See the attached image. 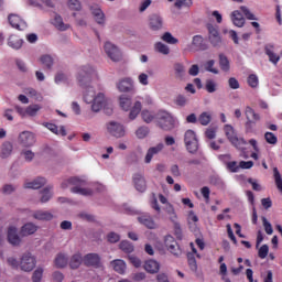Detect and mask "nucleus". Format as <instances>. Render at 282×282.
I'll list each match as a JSON object with an SVG mask.
<instances>
[{"instance_id": "obj_1", "label": "nucleus", "mask_w": 282, "mask_h": 282, "mask_svg": "<svg viewBox=\"0 0 282 282\" xmlns=\"http://www.w3.org/2000/svg\"><path fill=\"white\" fill-rule=\"evenodd\" d=\"M96 69L90 65H84L77 73V82L79 87H89L91 82L96 78Z\"/></svg>"}, {"instance_id": "obj_2", "label": "nucleus", "mask_w": 282, "mask_h": 282, "mask_svg": "<svg viewBox=\"0 0 282 282\" xmlns=\"http://www.w3.org/2000/svg\"><path fill=\"white\" fill-rule=\"evenodd\" d=\"M156 122L162 131H173L175 129V118L166 110H159L156 112Z\"/></svg>"}, {"instance_id": "obj_3", "label": "nucleus", "mask_w": 282, "mask_h": 282, "mask_svg": "<svg viewBox=\"0 0 282 282\" xmlns=\"http://www.w3.org/2000/svg\"><path fill=\"white\" fill-rule=\"evenodd\" d=\"M185 147L188 153L195 155L199 149V141L197 140V134L193 130H187L184 135Z\"/></svg>"}, {"instance_id": "obj_4", "label": "nucleus", "mask_w": 282, "mask_h": 282, "mask_svg": "<svg viewBox=\"0 0 282 282\" xmlns=\"http://www.w3.org/2000/svg\"><path fill=\"white\" fill-rule=\"evenodd\" d=\"M34 268H36V258L30 252L23 253L20 260V269L23 272H32Z\"/></svg>"}, {"instance_id": "obj_5", "label": "nucleus", "mask_w": 282, "mask_h": 282, "mask_svg": "<svg viewBox=\"0 0 282 282\" xmlns=\"http://www.w3.org/2000/svg\"><path fill=\"white\" fill-rule=\"evenodd\" d=\"M84 265L86 268H95V270H98L102 268V258L98 253H87L84 256Z\"/></svg>"}, {"instance_id": "obj_6", "label": "nucleus", "mask_w": 282, "mask_h": 282, "mask_svg": "<svg viewBox=\"0 0 282 282\" xmlns=\"http://www.w3.org/2000/svg\"><path fill=\"white\" fill-rule=\"evenodd\" d=\"M245 116L247 118V122L245 123V127L247 131H252V124H257V122L261 120V116L254 112V109H252L250 106L246 107Z\"/></svg>"}, {"instance_id": "obj_7", "label": "nucleus", "mask_w": 282, "mask_h": 282, "mask_svg": "<svg viewBox=\"0 0 282 282\" xmlns=\"http://www.w3.org/2000/svg\"><path fill=\"white\" fill-rule=\"evenodd\" d=\"M208 30V41L213 47H221V35L219 34V29L213 24H207Z\"/></svg>"}, {"instance_id": "obj_8", "label": "nucleus", "mask_w": 282, "mask_h": 282, "mask_svg": "<svg viewBox=\"0 0 282 282\" xmlns=\"http://www.w3.org/2000/svg\"><path fill=\"white\" fill-rule=\"evenodd\" d=\"M104 47L107 56H109L113 63H120V61H122V53L120 52V48H118V46L113 45L110 42H107Z\"/></svg>"}, {"instance_id": "obj_9", "label": "nucleus", "mask_w": 282, "mask_h": 282, "mask_svg": "<svg viewBox=\"0 0 282 282\" xmlns=\"http://www.w3.org/2000/svg\"><path fill=\"white\" fill-rule=\"evenodd\" d=\"M7 239L8 242L15 248H19V246H21V243L23 242L21 236H19V229L15 226L8 227Z\"/></svg>"}, {"instance_id": "obj_10", "label": "nucleus", "mask_w": 282, "mask_h": 282, "mask_svg": "<svg viewBox=\"0 0 282 282\" xmlns=\"http://www.w3.org/2000/svg\"><path fill=\"white\" fill-rule=\"evenodd\" d=\"M117 89L121 94H131V91L135 90V87L133 86V79L131 77L121 78L117 83Z\"/></svg>"}, {"instance_id": "obj_11", "label": "nucleus", "mask_w": 282, "mask_h": 282, "mask_svg": "<svg viewBox=\"0 0 282 282\" xmlns=\"http://www.w3.org/2000/svg\"><path fill=\"white\" fill-rule=\"evenodd\" d=\"M107 129L110 135H113V138H124L127 133L124 130V126L116 121H110L107 126Z\"/></svg>"}, {"instance_id": "obj_12", "label": "nucleus", "mask_w": 282, "mask_h": 282, "mask_svg": "<svg viewBox=\"0 0 282 282\" xmlns=\"http://www.w3.org/2000/svg\"><path fill=\"white\" fill-rule=\"evenodd\" d=\"M18 140L22 147L30 148L34 147V143L36 142V137L31 131H23L19 134Z\"/></svg>"}, {"instance_id": "obj_13", "label": "nucleus", "mask_w": 282, "mask_h": 282, "mask_svg": "<svg viewBox=\"0 0 282 282\" xmlns=\"http://www.w3.org/2000/svg\"><path fill=\"white\" fill-rule=\"evenodd\" d=\"M164 26V20L159 14H151L149 17V28L152 30V32H160L162 28Z\"/></svg>"}, {"instance_id": "obj_14", "label": "nucleus", "mask_w": 282, "mask_h": 282, "mask_svg": "<svg viewBox=\"0 0 282 282\" xmlns=\"http://www.w3.org/2000/svg\"><path fill=\"white\" fill-rule=\"evenodd\" d=\"M91 102V111L98 113V111H100V109H102L105 105H107V98L105 97V94L98 93L96 98H94Z\"/></svg>"}, {"instance_id": "obj_15", "label": "nucleus", "mask_w": 282, "mask_h": 282, "mask_svg": "<svg viewBox=\"0 0 282 282\" xmlns=\"http://www.w3.org/2000/svg\"><path fill=\"white\" fill-rule=\"evenodd\" d=\"M192 50H194V52H205V50H208V45H206V43H204V36L195 35L193 37Z\"/></svg>"}, {"instance_id": "obj_16", "label": "nucleus", "mask_w": 282, "mask_h": 282, "mask_svg": "<svg viewBox=\"0 0 282 282\" xmlns=\"http://www.w3.org/2000/svg\"><path fill=\"white\" fill-rule=\"evenodd\" d=\"M160 268H161L160 262H158L154 259H150L145 261L143 265V270H145L148 274H158V272H160Z\"/></svg>"}, {"instance_id": "obj_17", "label": "nucleus", "mask_w": 282, "mask_h": 282, "mask_svg": "<svg viewBox=\"0 0 282 282\" xmlns=\"http://www.w3.org/2000/svg\"><path fill=\"white\" fill-rule=\"evenodd\" d=\"M70 186H87V181L73 176L61 184V188H68Z\"/></svg>"}, {"instance_id": "obj_18", "label": "nucleus", "mask_w": 282, "mask_h": 282, "mask_svg": "<svg viewBox=\"0 0 282 282\" xmlns=\"http://www.w3.org/2000/svg\"><path fill=\"white\" fill-rule=\"evenodd\" d=\"M139 224L142 226H145L149 230H155L158 228V224H155V220H153V217L149 215H142L138 217Z\"/></svg>"}, {"instance_id": "obj_19", "label": "nucleus", "mask_w": 282, "mask_h": 282, "mask_svg": "<svg viewBox=\"0 0 282 282\" xmlns=\"http://www.w3.org/2000/svg\"><path fill=\"white\" fill-rule=\"evenodd\" d=\"M31 216L37 221H52L54 219V215H52V213L41 209L33 212Z\"/></svg>"}, {"instance_id": "obj_20", "label": "nucleus", "mask_w": 282, "mask_h": 282, "mask_svg": "<svg viewBox=\"0 0 282 282\" xmlns=\"http://www.w3.org/2000/svg\"><path fill=\"white\" fill-rule=\"evenodd\" d=\"M163 149H164V143H159L155 147L150 148L144 159L145 164H151V161L153 160V155H158V153H161Z\"/></svg>"}, {"instance_id": "obj_21", "label": "nucleus", "mask_w": 282, "mask_h": 282, "mask_svg": "<svg viewBox=\"0 0 282 282\" xmlns=\"http://www.w3.org/2000/svg\"><path fill=\"white\" fill-rule=\"evenodd\" d=\"M133 182H134V186H135L137 191H139V193H144V191H147V180L144 178V175L134 174Z\"/></svg>"}, {"instance_id": "obj_22", "label": "nucleus", "mask_w": 282, "mask_h": 282, "mask_svg": "<svg viewBox=\"0 0 282 282\" xmlns=\"http://www.w3.org/2000/svg\"><path fill=\"white\" fill-rule=\"evenodd\" d=\"M47 184V180L45 177H37L32 182L24 183V188H33L37 191V188H43Z\"/></svg>"}, {"instance_id": "obj_23", "label": "nucleus", "mask_w": 282, "mask_h": 282, "mask_svg": "<svg viewBox=\"0 0 282 282\" xmlns=\"http://www.w3.org/2000/svg\"><path fill=\"white\" fill-rule=\"evenodd\" d=\"M83 263H84L83 253L76 252L70 257L69 267L72 270H78L80 265H83Z\"/></svg>"}, {"instance_id": "obj_24", "label": "nucleus", "mask_w": 282, "mask_h": 282, "mask_svg": "<svg viewBox=\"0 0 282 282\" xmlns=\"http://www.w3.org/2000/svg\"><path fill=\"white\" fill-rule=\"evenodd\" d=\"M39 230V227L33 223H26L21 227L20 235L21 237H30V235H34Z\"/></svg>"}, {"instance_id": "obj_25", "label": "nucleus", "mask_w": 282, "mask_h": 282, "mask_svg": "<svg viewBox=\"0 0 282 282\" xmlns=\"http://www.w3.org/2000/svg\"><path fill=\"white\" fill-rule=\"evenodd\" d=\"M110 265H112L115 272H117L118 274H124V272H127V263L123 260H112L110 262Z\"/></svg>"}, {"instance_id": "obj_26", "label": "nucleus", "mask_w": 282, "mask_h": 282, "mask_svg": "<svg viewBox=\"0 0 282 282\" xmlns=\"http://www.w3.org/2000/svg\"><path fill=\"white\" fill-rule=\"evenodd\" d=\"M52 188H53V186L48 185V186L44 187L42 191H40L41 204H47V202H50V199L54 196V194L52 193Z\"/></svg>"}, {"instance_id": "obj_27", "label": "nucleus", "mask_w": 282, "mask_h": 282, "mask_svg": "<svg viewBox=\"0 0 282 282\" xmlns=\"http://www.w3.org/2000/svg\"><path fill=\"white\" fill-rule=\"evenodd\" d=\"M80 186L85 185H75L73 188H70L72 193H75L76 195H83L84 197H91L94 195V189L84 188Z\"/></svg>"}, {"instance_id": "obj_28", "label": "nucleus", "mask_w": 282, "mask_h": 282, "mask_svg": "<svg viewBox=\"0 0 282 282\" xmlns=\"http://www.w3.org/2000/svg\"><path fill=\"white\" fill-rule=\"evenodd\" d=\"M53 25L56 28V30H59V32H65L66 30H69V24H65L63 22V17L59 14H56L54 20H53Z\"/></svg>"}, {"instance_id": "obj_29", "label": "nucleus", "mask_w": 282, "mask_h": 282, "mask_svg": "<svg viewBox=\"0 0 282 282\" xmlns=\"http://www.w3.org/2000/svg\"><path fill=\"white\" fill-rule=\"evenodd\" d=\"M232 17V23L234 25H236L237 28H243V25H246V18H243V14H241L239 11H234L231 13Z\"/></svg>"}, {"instance_id": "obj_30", "label": "nucleus", "mask_w": 282, "mask_h": 282, "mask_svg": "<svg viewBox=\"0 0 282 282\" xmlns=\"http://www.w3.org/2000/svg\"><path fill=\"white\" fill-rule=\"evenodd\" d=\"M83 89H86V91L84 93V100H85V102H87V105H91V102H94V99L97 96L96 95V90L91 86L83 87Z\"/></svg>"}, {"instance_id": "obj_31", "label": "nucleus", "mask_w": 282, "mask_h": 282, "mask_svg": "<svg viewBox=\"0 0 282 282\" xmlns=\"http://www.w3.org/2000/svg\"><path fill=\"white\" fill-rule=\"evenodd\" d=\"M91 13L95 17V21L99 24V25H105V13L102 12L101 9L99 8H94L90 7Z\"/></svg>"}, {"instance_id": "obj_32", "label": "nucleus", "mask_w": 282, "mask_h": 282, "mask_svg": "<svg viewBox=\"0 0 282 282\" xmlns=\"http://www.w3.org/2000/svg\"><path fill=\"white\" fill-rule=\"evenodd\" d=\"M119 105L121 107V109H123V111H129V109H131V97L127 96V95H121L119 97Z\"/></svg>"}, {"instance_id": "obj_33", "label": "nucleus", "mask_w": 282, "mask_h": 282, "mask_svg": "<svg viewBox=\"0 0 282 282\" xmlns=\"http://www.w3.org/2000/svg\"><path fill=\"white\" fill-rule=\"evenodd\" d=\"M8 44L13 50H21V47L23 46V40L20 39L19 36H17V35H11L9 37Z\"/></svg>"}, {"instance_id": "obj_34", "label": "nucleus", "mask_w": 282, "mask_h": 282, "mask_svg": "<svg viewBox=\"0 0 282 282\" xmlns=\"http://www.w3.org/2000/svg\"><path fill=\"white\" fill-rule=\"evenodd\" d=\"M140 111H142V102L135 101L130 110L129 118L135 120L140 116Z\"/></svg>"}, {"instance_id": "obj_35", "label": "nucleus", "mask_w": 282, "mask_h": 282, "mask_svg": "<svg viewBox=\"0 0 282 282\" xmlns=\"http://www.w3.org/2000/svg\"><path fill=\"white\" fill-rule=\"evenodd\" d=\"M219 66L223 72H230V61L224 53L219 54Z\"/></svg>"}, {"instance_id": "obj_36", "label": "nucleus", "mask_w": 282, "mask_h": 282, "mask_svg": "<svg viewBox=\"0 0 282 282\" xmlns=\"http://www.w3.org/2000/svg\"><path fill=\"white\" fill-rule=\"evenodd\" d=\"M224 131L226 134V138L229 140V142H232L234 140H236L237 137V131H235V128L230 124H226L224 127Z\"/></svg>"}, {"instance_id": "obj_37", "label": "nucleus", "mask_w": 282, "mask_h": 282, "mask_svg": "<svg viewBox=\"0 0 282 282\" xmlns=\"http://www.w3.org/2000/svg\"><path fill=\"white\" fill-rule=\"evenodd\" d=\"M230 143L239 151H246V148L243 147L248 144V141L243 138L236 137Z\"/></svg>"}, {"instance_id": "obj_38", "label": "nucleus", "mask_w": 282, "mask_h": 282, "mask_svg": "<svg viewBox=\"0 0 282 282\" xmlns=\"http://www.w3.org/2000/svg\"><path fill=\"white\" fill-rule=\"evenodd\" d=\"M69 259L63 253H58L55 258V265L56 268H66Z\"/></svg>"}, {"instance_id": "obj_39", "label": "nucleus", "mask_w": 282, "mask_h": 282, "mask_svg": "<svg viewBox=\"0 0 282 282\" xmlns=\"http://www.w3.org/2000/svg\"><path fill=\"white\" fill-rule=\"evenodd\" d=\"M210 120H213V116L209 112H202L198 117V122L203 127H208V124H210Z\"/></svg>"}, {"instance_id": "obj_40", "label": "nucleus", "mask_w": 282, "mask_h": 282, "mask_svg": "<svg viewBox=\"0 0 282 282\" xmlns=\"http://www.w3.org/2000/svg\"><path fill=\"white\" fill-rule=\"evenodd\" d=\"M141 118L143 122H145V124H151V122L155 120L156 116H154L151 111L144 109L141 111Z\"/></svg>"}, {"instance_id": "obj_41", "label": "nucleus", "mask_w": 282, "mask_h": 282, "mask_svg": "<svg viewBox=\"0 0 282 282\" xmlns=\"http://www.w3.org/2000/svg\"><path fill=\"white\" fill-rule=\"evenodd\" d=\"M150 129L149 127L147 126H141L139 127L137 130H135V137L139 139V140H144V138H147V135H149L150 133Z\"/></svg>"}, {"instance_id": "obj_42", "label": "nucleus", "mask_w": 282, "mask_h": 282, "mask_svg": "<svg viewBox=\"0 0 282 282\" xmlns=\"http://www.w3.org/2000/svg\"><path fill=\"white\" fill-rule=\"evenodd\" d=\"M119 248L122 250V252H126V254H131V252L134 250L133 245L128 240H122L119 245Z\"/></svg>"}, {"instance_id": "obj_43", "label": "nucleus", "mask_w": 282, "mask_h": 282, "mask_svg": "<svg viewBox=\"0 0 282 282\" xmlns=\"http://www.w3.org/2000/svg\"><path fill=\"white\" fill-rule=\"evenodd\" d=\"M42 107L39 104L30 105L26 107V116H30V118H34L41 111Z\"/></svg>"}, {"instance_id": "obj_44", "label": "nucleus", "mask_w": 282, "mask_h": 282, "mask_svg": "<svg viewBox=\"0 0 282 282\" xmlns=\"http://www.w3.org/2000/svg\"><path fill=\"white\" fill-rule=\"evenodd\" d=\"M40 61H41L42 65H44L46 67V69H52V67L54 65V58H52V55H42L40 57Z\"/></svg>"}, {"instance_id": "obj_45", "label": "nucleus", "mask_w": 282, "mask_h": 282, "mask_svg": "<svg viewBox=\"0 0 282 282\" xmlns=\"http://www.w3.org/2000/svg\"><path fill=\"white\" fill-rule=\"evenodd\" d=\"M154 50L159 52V54H164L165 56L171 53V48H169V46L162 42H158L154 45Z\"/></svg>"}, {"instance_id": "obj_46", "label": "nucleus", "mask_w": 282, "mask_h": 282, "mask_svg": "<svg viewBox=\"0 0 282 282\" xmlns=\"http://www.w3.org/2000/svg\"><path fill=\"white\" fill-rule=\"evenodd\" d=\"M11 154H12V143L7 141L2 144L1 158L3 159L10 158Z\"/></svg>"}, {"instance_id": "obj_47", "label": "nucleus", "mask_w": 282, "mask_h": 282, "mask_svg": "<svg viewBox=\"0 0 282 282\" xmlns=\"http://www.w3.org/2000/svg\"><path fill=\"white\" fill-rule=\"evenodd\" d=\"M273 177H274L278 191L282 193V176H281V173L279 172V169L276 167L273 169Z\"/></svg>"}, {"instance_id": "obj_48", "label": "nucleus", "mask_w": 282, "mask_h": 282, "mask_svg": "<svg viewBox=\"0 0 282 282\" xmlns=\"http://www.w3.org/2000/svg\"><path fill=\"white\" fill-rule=\"evenodd\" d=\"M9 23L12 28H15L17 30H20L21 28V18L17 14H10L9 15Z\"/></svg>"}, {"instance_id": "obj_49", "label": "nucleus", "mask_w": 282, "mask_h": 282, "mask_svg": "<svg viewBox=\"0 0 282 282\" xmlns=\"http://www.w3.org/2000/svg\"><path fill=\"white\" fill-rule=\"evenodd\" d=\"M187 261L191 270L193 272H197V260L195 259L194 253H191V252L187 253Z\"/></svg>"}, {"instance_id": "obj_50", "label": "nucleus", "mask_w": 282, "mask_h": 282, "mask_svg": "<svg viewBox=\"0 0 282 282\" xmlns=\"http://www.w3.org/2000/svg\"><path fill=\"white\" fill-rule=\"evenodd\" d=\"M162 41L169 43L170 45H176V43H178V40L173 37V34H171V32H165L162 35Z\"/></svg>"}, {"instance_id": "obj_51", "label": "nucleus", "mask_w": 282, "mask_h": 282, "mask_svg": "<svg viewBox=\"0 0 282 282\" xmlns=\"http://www.w3.org/2000/svg\"><path fill=\"white\" fill-rule=\"evenodd\" d=\"M205 89L208 94H215L217 91V84L213 79H207L205 84Z\"/></svg>"}, {"instance_id": "obj_52", "label": "nucleus", "mask_w": 282, "mask_h": 282, "mask_svg": "<svg viewBox=\"0 0 282 282\" xmlns=\"http://www.w3.org/2000/svg\"><path fill=\"white\" fill-rule=\"evenodd\" d=\"M174 70L176 78H182V76H184L186 72V69L184 68V64L182 63L174 64Z\"/></svg>"}, {"instance_id": "obj_53", "label": "nucleus", "mask_w": 282, "mask_h": 282, "mask_svg": "<svg viewBox=\"0 0 282 282\" xmlns=\"http://www.w3.org/2000/svg\"><path fill=\"white\" fill-rule=\"evenodd\" d=\"M175 8L178 10H182V8H191L193 6V0H176L174 3Z\"/></svg>"}, {"instance_id": "obj_54", "label": "nucleus", "mask_w": 282, "mask_h": 282, "mask_svg": "<svg viewBox=\"0 0 282 282\" xmlns=\"http://www.w3.org/2000/svg\"><path fill=\"white\" fill-rule=\"evenodd\" d=\"M167 250L174 254V257H180L182 254V249L180 248V245L176 242H173L171 247L167 248Z\"/></svg>"}, {"instance_id": "obj_55", "label": "nucleus", "mask_w": 282, "mask_h": 282, "mask_svg": "<svg viewBox=\"0 0 282 282\" xmlns=\"http://www.w3.org/2000/svg\"><path fill=\"white\" fill-rule=\"evenodd\" d=\"M261 219H262V225L267 235H272V232H274V229L272 228V224H270V221H268V218H265L264 216H262Z\"/></svg>"}, {"instance_id": "obj_56", "label": "nucleus", "mask_w": 282, "mask_h": 282, "mask_svg": "<svg viewBox=\"0 0 282 282\" xmlns=\"http://www.w3.org/2000/svg\"><path fill=\"white\" fill-rule=\"evenodd\" d=\"M14 191H17V186H14L12 184H6L1 188V193L3 195H12V193H14Z\"/></svg>"}, {"instance_id": "obj_57", "label": "nucleus", "mask_w": 282, "mask_h": 282, "mask_svg": "<svg viewBox=\"0 0 282 282\" xmlns=\"http://www.w3.org/2000/svg\"><path fill=\"white\" fill-rule=\"evenodd\" d=\"M270 252V247L268 245H262L258 250V257L260 259H265L268 257V253Z\"/></svg>"}, {"instance_id": "obj_58", "label": "nucleus", "mask_w": 282, "mask_h": 282, "mask_svg": "<svg viewBox=\"0 0 282 282\" xmlns=\"http://www.w3.org/2000/svg\"><path fill=\"white\" fill-rule=\"evenodd\" d=\"M68 8L70 10H75L78 12V11L83 10V4H80V0H69Z\"/></svg>"}, {"instance_id": "obj_59", "label": "nucleus", "mask_w": 282, "mask_h": 282, "mask_svg": "<svg viewBox=\"0 0 282 282\" xmlns=\"http://www.w3.org/2000/svg\"><path fill=\"white\" fill-rule=\"evenodd\" d=\"M213 67H215V59H209L208 62H206L205 64L206 72H210L212 74H219V70Z\"/></svg>"}, {"instance_id": "obj_60", "label": "nucleus", "mask_w": 282, "mask_h": 282, "mask_svg": "<svg viewBox=\"0 0 282 282\" xmlns=\"http://www.w3.org/2000/svg\"><path fill=\"white\" fill-rule=\"evenodd\" d=\"M174 102L177 105V107H186L188 99H186V96L184 95H177Z\"/></svg>"}, {"instance_id": "obj_61", "label": "nucleus", "mask_w": 282, "mask_h": 282, "mask_svg": "<svg viewBox=\"0 0 282 282\" xmlns=\"http://www.w3.org/2000/svg\"><path fill=\"white\" fill-rule=\"evenodd\" d=\"M43 279V268H37L32 275V281L33 282H41Z\"/></svg>"}, {"instance_id": "obj_62", "label": "nucleus", "mask_w": 282, "mask_h": 282, "mask_svg": "<svg viewBox=\"0 0 282 282\" xmlns=\"http://www.w3.org/2000/svg\"><path fill=\"white\" fill-rule=\"evenodd\" d=\"M241 12L245 14L246 19L249 21H257V18L250 12V9L248 7H240Z\"/></svg>"}, {"instance_id": "obj_63", "label": "nucleus", "mask_w": 282, "mask_h": 282, "mask_svg": "<svg viewBox=\"0 0 282 282\" xmlns=\"http://www.w3.org/2000/svg\"><path fill=\"white\" fill-rule=\"evenodd\" d=\"M264 140L268 142V144H276L278 142L276 135L272 132L264 133Z\"/></svg>"}, {"instance_id": "obj_64", "label": "nucleus", "mask_w": 282, "mask_h": 282, "mask_svg": "<svg viewBox=\"0 0 282 282\" xmlns=\"http://www.w3.org/2000/svg\"><path fill=\"white\" fill-rule=\"evenodd\" d=\"M107 238L109 243H118V241H120V236L113 231L109 232Z\"/></svg>"}]
</instances>
